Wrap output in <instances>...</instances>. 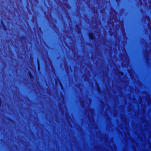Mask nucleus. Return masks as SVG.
Wrapping results in <instances>:
<instances>
[{"instance_id":"obj_1","label":"nucleus","mask_w":151,"mask_h":151,"mask_svg":"<svg viewBox=\"0 0 151 151\" xmlns=\"http://www.w3.org/2000/svg\"><path fill=\"white\" fill-rule=\"evenodd\" d=\"M89 37L91 39H92L93 38L94 36L92 34L90 33L89 34Z\"/></svg>"}]
</instances>
